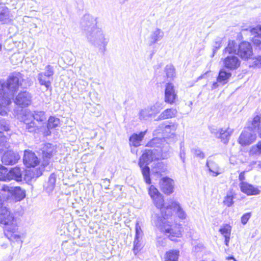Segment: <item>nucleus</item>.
<instances>
[{
	"instance_id": "nucleus-1",
	"label": "nucleus",
	"mask_w": 261,
	"mask_h": 261,
	"mask_svg": "<svg viewBox=\"0 0 261 261\" xmlns=\"http://www.w3.org/2000/svg\"><path fill=\"white\" fill-rule=\"evenodd\" d=\"M25 191L20 187L3 186L0 192V224L3 225L4 233L11 241H21V236L17 231V220L3 202L8 200L12 202L20 201L25 197Z\"/></svg>"
},
{
	"instance_id": "nucleus-2",
	"label": "nucleus",
	"mask_w": 261,
	"mask_h": 261,
	"mask_svg": "<svg viewBox=\"0 0 261 261\" xmlns=\"http://www.w3.org/2000/svg\"><path fill=\"white\" fill-rule=\"evenodd\" d=\"M152 149L145 150L140 158L139 166L141 169L144 180L147 184H151L150 168L148 165L153 160L166 159L170 156L169 143L165 138H155L147 144Z\"/></svg>"
},
{
	"instance_id": "nucleus-3",
	"label": "nucleus",
	"mask_w": 261,
	"mask_h": 261,
	"mask_svg": "<svg viewBox=\"0 0 261 261\" xmlns=\"http://www.w3.org/2000/svg\"><path fill=\"white\" fill-rule=\"evenodd\" d=\"M165 208L164 213H161V216L155 214L152 216V221L154 225L161 231L164 232L171 240L175 241L176 238L181 237L182 228L180 224H171L167 220L172 215V209L173 208L172 203L165 206Z\"/></svg>"
},
{
	"instance_id": "nucleus-4",
	"label": "nucleus",
	"mask_w": 261,
	"mask_h": 261,
	"mask_svg": "<svg viewBox=\"0 0 261 261\" xmlns=\"http://www.w3.org/2000/svg\"><path fill=\"white\" fill-rule=\"evenodd\" d=\"M261 114L256 112L255 115L251 121L248 122L247 127L240 135L238 142L243 146L252 144L256 139V134L254 130L257 129V126L260 122Z\"/></svg>"
},
{
	"instance_id": "nucleus-5",
	"label": "nucleus",
	"mask_w": 261,
	"mask_h": 261,
	"mask_svg": "<svg viewBox=\"0 0 261 261\" xmlns=\"http://www.w3.org/2000/svg\"><path fill=\"white\" fill-rule=\"evenodd\" d=\"M85 36L90 44L98 48L100 53H105L109 39L105 37L101 29L97 27L93 28L91 31H87Z\"/></svg>"
},
{
	"instance_id": "nucleus-6",
	"label": "nucleus",
	"mask_w": 261,
	"mask_h": 261,
	"mask_svg": "<svg viewBox=\"0 0 261 261\" xmlns=\"http://www.w3.org/2000/svg\"><path fill=\"white\" fill-rule=\"evenodd\" d=\"M23 81V79L20 73L14 72L9 76L6 82H2V83L5 88L10 93V95L14 98L19 87L21 86V82Z\"/></svg>"
},
{
	"instance_id": "nucleus-7",
	"label": "nucleus",
	"mask_w": 261,
	"mask_h": 261,
	"mask_svg": "<svg viewBox=\"0 0 261 261\" xmlns=\"http://www.w3.org/2000/svg\"><path fill=\"white\" fill-rule=\"evenodd\" d=\"M54 73V67L48 65L45 67L44 71L39 73L37 75L39 84L44 86L46 90L51 89V83Z\"/></svg>"
},
{
	"instance_id": "nucleus-8",
	"label": "nucleus",
	"mask_w": 261,
	"mask_h": 261,
	"mask_svg": "<svg viewBox=\"0 0 261 261\" xmlns=\"http://www.w3.org/2000/svg\"><path fill=\"white\" fill-rule=\"evenodd\" d=\"M13 99L10 95V93L6 90L2 82L0 81V115L4 116L7 114L6 106L11 103V100Z\"/></svg>"
},
{
	"instance_id": "nucleus-9",
	"label": "nucleus",
	"mask_w": 261,
	"mask_h": 261,
	"mask_svg": "<svg viewBox=\"0 0 261 261\" xmlns=\"http://www.w3.org/2000/svg\"><path fill=\"white\" fill-rule=\"evenodd\" d=\"M41 150L43 159L42 164L45 167L49 165L50 159L55 154L56 148L52 144L47 143L43 146Z\"/></svg>"
},
{
	"instance_id": "nucleus-10",
	"label": "nucleus",
	"mask_w": 261,
	"mask_h": 261,
	"mask_svg": "<svg viewBox=\"0 0 261 261\" xmlns=\"http://www.w3.org/2000/svg\"><path fill=\"white\" fill-rule=\"evenodd\" d=\"M177 99V95L173 84L171 83H167L165 89V102L173 104L175 102Z\"/></svg>"
},
{
	"instance_id": "nucleus-11",
	"label": "nucleus",
	"mask_w": 261,
	"mask_h": 261,
	"mask_svg": "<svg viewBox=\"0 0 261 261\" xmlns=\"http://www.w3.org/2000/svg\"><path fill=\"white\" fill-rule=\"evenodd\" d=\"M80 24L85 35L87 31H91L93 28H96V19L89 14H86L83 16Z\"/></svg>"
},
{
	"instance_id": "nucleus-12",
	"label": "nucleus",
	"mask_w": 261,
	"mask_h": 261,
	"mask_svg": "<svg viewBox=\"0 0 261 261\" xmlns=\"http://www.w3.org/2000/svg\"><path fill=\"white\" fill-rule=\"evenodd\" d=\"M237 54L243 59L250 58L253 54L251 44L248 42H241L238 46Z\"/></svg>"
},
{
	"instance_id": "nucleus-13",
	"label": "nucleus",
	"mask_w": 261,
	"mask_h": 261,
	"mask_svg": "<svg viewBox=\"0 0 261 261\" xmlns=\"http://www.w3.org/2000/svg\"><path fill=\"white\" fill-rule=\"evenodd\" d=\"M222 60L223 66L229 70L237 69L241 64V61L235 55H228Z\"/></svg>"
},
{
	"instance_id": "nucleus-14",
	"label": "nucleus",
	"mask_w": 261,
	"mask_h": 261,
	"mask_svg": "<svg viewBox=\"0 0 261 261\" xmlns=\"http://www.w3.org/2000/svg\"><path fill=\"white\" fill-rule=\"evenodd\" d=\"M22 121L24 124V128L30 133L35 132L41 127V125L37 124L31 118L29 114H25L22 117Z\"/></svg>"
},
{
	"instance_id": "nucleus-15",
	"label": "nucleus",
	"mask_w": 261,
	"mask_h": 261,
	"mask_svg": "<svg viewBox=\"0 0 261 261\" xmlns=\"http://www.w3.org/2000/svg\"><path fill=\"white\" fill-rule=\"evenodd\" d=\"M31 94L27 91L20 92L16 97L15 103L21 107H27L31 104Z\"/></svg>"
},
{
	"instance_id": "nucleus-16",
	"label": "nucleus",
	"mask_w": 261,
	"mask_h": 261,
	"mask_svg": "<svg viewBox=\"0 0 261 261\" xmlns=\"http://www.w3.org/2000/svg\"><path fill=\"white\" fill-rule=\"evenodd\" d=\"M23 161L24 164L28 167H34L39 163V161L35 153L30 150L24 151Z\"/></svg>"
},
{
	"instance_id": "nucleus-17",
	"label": "nucleus",
	"mask_w": 261,
	"mask_h": 261,
	"mask_svg": "<svg viewBox=\"0 0 261 261\" xmlns=\"http://www.w3.org/2000/svg\"><path fill=\"white\" fill-rule=\"evenodd\" d=\"M20 159L18 154L11 150L5 152L2 157L3 164L7 165L15 164Z\"/></svg>"
},
{
	"instance_id": "nucleus-18",
	"label": "nucleus",
	"mask_w": 261,
	"mask_h": 261,
	"mask_svg": "<svg viewBox=\"0 0 261 261\" xmlns=\"http://www.w3.org/2000/svg\"><path fill=\"white\" fill-rule=\"evenodd\" d=\"M162 191L167 195H170L173 192L174 181L169 177H163L160 181Z\"/></svg>"
},
{
	"instance_id": "nucleus-19",
	"label": "nucleus",
	"mask_w": 261,
	"mask_h": 261,
	"mask_svg": "<svg viewBox=\"0 0 261 261\" xmlns=\"http://www.w3.org/2000/svg\"><path fill=\"white\" fill-rule=\"evenodd\" d=\"M240 187L243 193L249 196L258 195L260 192L257 188L245 181L240 182Z\"/></svg>"
},
{
	"instance_id": "nucleus-20",
	"label": "nucleus",
	"mask_w": 261,
	"mask_h": 261,
	"mask_svg": "<svg viewBox=\"0 0 261 261\" xmlns=\"http://www.w3.org/2000/svg\"><path fill=\"white\" fill-rule=\"evenodd\" d=\"M23 171L18 167L12 168L7 173V176L5 177L7 180H10L14 179L16 181H20L22 180V174Z\"/></svg>"
},
{
	"instance_id": "nucleus-21",
	"label": "nucleus",
	"mask_w": 261,
	"mask_h": 261,
	"mask_svg": "<svg viewBox=\"0 0 261 261\" xmlns=\"http://www.w3.org/2000/svg\"><path fill=\"white\" fill-rule=\"evenodd\" d=\"M164 36V32L159 28H155L150 34L149 45H152L161 40Z\"/></svg>"
},
{
	"instance_id": "nucleus-22",
	"label": "nucleus",
	"mask_w": 261,
	"mask_h": 261,
	"mask_svg": "<svg viewBox=\"0 0 261 261\" xmlns=\"http://www.w3.org/2000/svg\"><path fill=\"white\" fill-rule=\"evenodd\" d=\"M206 166L208 168L210 172L214 176H217L220 174V168L215 161L209 157L206 161Z\"/></svg>"
},
{
	"instance_id": "nucleus-23",
	"label": "nucleus",
	"mask_w": 261,
	"mask_h": 261,
	"mask_svg": "<svg viewBox=\"0 0 261 261\" xmlns=\"http://www.w3.org/2000/svg\"><path fill=\"white\" fill-rule=\"evenodd\" d=\"M27 114V113H25ZM31 115V118L34 120H36L38 124H44L46 120V116L45 113L43 111H34L33 112L27 113Z\"/></svg>"
},
{
	"instance_id": "nucleus-24",
	"label": "nucleus",
	"mask_w": 261,
	"mask_h": 261,
	"mask_svg": "<svg viewBox=\"0 0 261 261\" xmlns=\"http://www.w3.org/2000/svg\"><path fill=\"white\" fill-rule=\"evenodd\" d=\"M147 130L140 132L139 134H134L129 138V143L130 145L138 147L140 145V143L143 140Z\"/></svg>"
},
{
	"instance_id": "nucleus-25",
	"label": "nucleus",
	"mask_w": 261,
	"mask_h": 261,
	"mask_svg": "<svg viewBox=\"0 0 261 261\" xmlns=\"http://www.w3.org/2000/svg\"><path fill=\"white\" fill-rule=\"evenodd\" d=\"M233 132V130L228 128L227 129L220 128V133L217 134V138L221 139V141L226 144L228 142L229 138Z\"/></svg>"
},
{
	"instance_id": "nucleus-26",
	"label": "nucleus",
	"mask_w": 261,
	"mask_h": 261,
	"mask_svg": "<svg viewBox=\"0 0 261 261\" xmlns=\"http://www.w3.org/2000/svg\"><path fill=\"white\" fill-rule=\"evenodd\" d=\"M177 112L175 109H167L161 113L158 116L157 120H164L174 117L176 116Z\"/></svg>"
},
{
	"instance_id": "nucleus-27",
	"label": "nucleus",
	"mask_w": 261,
	"mask_h": 261,
	"mask_svg": "<svg viewBox=\"0 0 261 261\" xmlns=\"http://www.w3.org/2000/svg\"><path fill=\"white\" fill-rule=\"evenodd\" d=\"M10 20V12L7 7L0 5V22L7 23Z\"/></svg>"
},
{
	"instance_id": "nucleus-28",
	"label": "nucleus",
	"mask_w": 261,
	"mask_h": 261,
	"mask_svg": "<svg viewBox=\"0 0 261 261\" xmlns=\"http://www.w3.org/2000/svg\"><path fill=\"white\" fill-rule=\"evenodd\" d=\"M231 76L230 72L226 71L225 69H221L219 72L217 82L224 85L227 83Z\"/></svg>"
},
{
	"instance_id": "nucleus-29",
	"label": "nucleus",
	"mask_w": 261,
	"mask_h": 261,
	"mask_svg": "<svg viewBox=\"0 0 261 261\" xmlns=\"http://www.w3.org/2000/svg\"><path fill=\"white\" fill-rule=\"evenodd\" d=\"M56 181V175L52 173L49 176L47 182L44 186L46 191L49 193L51 192L55 188Z\"/></svg>"
},
{
	"instance_id": "nucleus-30",
	"label": "nucleus",
	"mask_w": 261,
	"mask_h": 261,
	"mask_svg": "<svg viewBox=\"0 0 261 261\" xmlns=\"http://www.w3.org/2000/svg\"><path fill=\"white\" fill-rule=\"evenodd\" d=\"M42 174V171L37 170L35 169L28 170L25 172V180H31L32 179L37 178Z\"/></svg>"
},
{
	"instance_id": "nucleus-31",
	"label": "nucleus",
	"mask_w": 261,
	"mask_h": 261,
	"mask_svg": "<svg viewBox=\"0 0 261 261\" xmlns=\"http://www.w3.org/2000/svg\"><path fill=\"white\" fill-rule=\"evenodd\" d=\"M172 206L174 210L176 211V214L177 216L181 219H186L187 217L186 213L180 207L179 203L177 201L172 202Z\"/></svg>"
},
{
	"instance_id": "nucleus-32",
	"label": "nucleus",
	"mask_w": 261,
	"mask_h": 261,
	"mask_svg": "<svg viewBox=\"0 0 261 261\" xmlns=\"http://www.w3.org/2000/svg\"><path fill=\"white\" fill-rule=\"evenodd\" d=\"M238 46L234 41H229L227 46L224 49L223 54L226 55L236 54L238 52Z\"/></svg>"
},
{
	"instance_id": "nucleus-33",
	"label": "nucleus",
	"mask_w": 261,
	"mask_h": 261,
	"mask_svg": "<svg viewBox=\"0 0 261 261\" xmlns=\"http://www.w3.org/2000/svg\"><path fill=\"white\" fill-rule=\"evenodd\" d=\"M162 128H164V134L166 137H171L172 136H174L175 134V132L176 129V126L173 125H166L164 126V125H162Z\"/></svg>"
},
{
	"instance_id": "nucleus-34",
	"label": "nucleus",
	"mask_w": 261,
	"mask_h": 261,
	"mask_svg": "<svg viewBox=\"0 0 261 261\" xmlns=\"http://www.w3.org/2000/svg\"><path fill=\"white\" fill-rule=\"evenodd\" d=\"M154 205L158 208L160 209L161 213L164 214V210L165 209V206H164V200L162 195H160L152 199Z\"/></svg>"
},
{
	"instance_id": "nucleus-35",
	"label": "nucleus",
	"mask_w": 261,
	"mask_h": 261,
	"mask_svg": "<svg viewBox=\"0 0 261 261\" xmlns=\"http://www.w3.org/2000/svg\"><path fill=\"white\" fill-rule=\"evenodd\" d=\"M179 251L170 250L167 252L165 256V261H177Z\"/></svg>"
},
{
	"instance_id": "nucleus-36",
	"label": "nucleus",
	"mask_w": 261,
	"mask_h": 261,
	"mask_svg": "<svg viewBox=\"0 0 261 261\" xmlns=\"http://www.w3.org/2000/svg\"><path fill=\"white\" fill-rule=\"evenodd\" d=\"M139 118L140 119L147 120L152 115L153 113L150 110L149 107H147L146 109L142 110L140 112Z\"/></svg>"
},
{
	"instance_id": "nucleus-37",
	"label": "nucleus",
	"mask_w": 261,
	"mask_h": 261,
	"mask_svg": "<svg viewBox=\"0 0 261 261\" xmlns=\"http://www.w3.org/2000/svg\"><path fill=\"white\" fill-rule=\"evenodd\" d=\"M60 123L59 119L51 116L48 120L47 127L48 129L56 127Z\"/></svg>"
},
{
	"instance_id": "nucleus-38",
	"label": "nucleus",
	"mask_w": 261,
	"mask_h": 261,
	"mask_svg": "<svg viewBox=\"0 0 261 261\" xmlns=\"http://www.w3.org/2000/svg\"><path fill=\"white\" fill-rule=\"evenodd\" d=\"M165 72L168 78L173 79L175 76V69L172 64L166 65Z\"/></svg>"
},
{
	"instance_id": "nucleus-39",
	"label": "nucleus",
	"mask_w": 261,
	"mask_h": 261,
	"mask_svg": "<svg viewBox=\"0 0 261 261\" xmlns=\"http://www.w3.org/2000/svg\"><path fill=\"white\" fill-rule=\"evenodd\" d=\"M8 147L7 138L0 131V153L2 152L5 148H7Z\"/></svg>"
},
{
	"instance_id": "nucleus-40",
	"label": "nucleus",
	"mask_w": 261,
	"mask_h": 261,
	"mask_svg": "<svg viewBox=\"0 0 261 261\" xmlns=\"http://www.w3.org/2000/svg\"><path fill=\"white\" fill-rule=\"evenodd\" d=\"M249 153L252 155L261 154V141L258 142L256 145L252 146Z\"/></svg>"
},
{
	"instance_id": "nucleus-41",
	"label": "nucleus",
	"mask_w": 261,
	"mask_h": 261,
	"mask_svg": "<svg viewBox=\"0 0 261 261\" xmlns=\"http://www.w3.org/2000/svg\"><path fill=\"white\" fill-rule=\"evenodd\" d=\"M135 231V240H141L143 236V232L138 221L136 223Z\"/></svg>"
},
{
	"instance_id": "nucleus-42",
	"label": "nucleus",
	"mask_w": 261,
	"mask_h": 261,
	"mask_svg": "<svg viewBox=\"0 0 261 261\" xmlns=\"http://www.w3.org/2000/svg\"><path fill=\"white\" fill-rule=\"evenodd\" d=\"M150 110L153 114H156L159 113L161 109L163 108V103L160 102H156L153 106L149 107Z\"/></svg>"
},
{
	"instance_id": "nucleus-43",
	"label": "nucleus",
	"mask_w": 261,
	"mask_h": 261,
	"mask_svg": "<svg viewBox=\"0 0 261 261\" xmlns=\"http://www.w3.org/2000/svg\"><path fill=\"white\" fill-rule=\"evenodd\" d=\"M10 130V122L9 121L4 119L0 120V131L4 130L6 132Z\"/></svg>"
},
{
	"instance_id": "nucleus-44",
	"label": "nucleus",
	"mask_w": 261,
	"mask_h": 261,
	"mask_svg": "<svg viewBox=\"0 0 261 261\" xmlns=\"http://www.w3.org/2000/svg\"><path fill=\"white\" fill-rule=\"evenodd\" d=\"M250 32L252 35H254L253 38H261V25H257L255 28L250 29Z\"/></svg>"
},
{
	"instance_id": "nucleus-45",
	"label": "nucleus",
	"mask_w": 261,
	"mask_h": 261,
	"mask_svg": "<svg viewBox=\"0 0 261 261\" xmlns=\"http://www.w3.org/2000/svg\"><path fill=\"white\" fill-rule=\"evenodd\" d=\"M148 193L152 199L161 195L158 190L152 185L150 186Z\"/></svg>"
},
{
	"instance_id": "nucleus-46",
	"label": "nucleus",
	"mask_w": 261,
	"mask_h": 261,
	"mask_svg": "<svg viewBox=\"0 0 261 261\" xmlns=\"http://www.w3.org/2000/svg\"><path fill=\"white\" fill-rule=\"evenodd\" d=\"M233 197L232 194H227L224 198L223 203L228 207L231 206L233 204Z\"/></svg>"
},
{
	"instance_id": "nucleus-47",
	"label": "nucleus",
	"mask_w": 261,
	"mask_h": 261,
	"mask_svg": "<svg viewBox=\"0 0 261 261\" xmlns=\"http://www.w3.org/2000/svg\"><path fill=\"white\" fill-rule=\"evenodd\" d=\"M222 38L218 37L215 39L213 45V54H215L217 50L221 47Z\"/></svg>"
},
{
	"instance_id": "nucleus-48",
	"label": "nucleus",
	"mask_w": 261,
	"mask_h": 261,
	"mask_svg": "<svg viewBox=\"0 0 261 261\" xmlns=\"http://www.w3.org/2000/svg\"><path fill=\"white\" fill-rule=\"evenodd\" d=\"M179 156L182 162L185 163L186 159V150L184 142H181L180 143Z\"/></svg>"
},
{
	"instance_id": "nucleus-49",
	"label": "nucleus",
	"mask_w": 261,
	"mask_h": 261,
	"mask_svg": "<svg viewBox=\"0 0 261 261\" xmlns=\"http://www.w3.org/2000/svg\"><path fill=\"white\" fill-rule=\"evenodd\" d=\"M141 240H135L134 242L133 251L135 254H137L141 249Z\"/></svg>"
},
{
	"instance_id": "nucleus-50",
	"label": "nucleus",
	"mask_w": 261,
	"mask_h": 261,
	"mask_svg": "<svg viewBox=\"0 0 261 261\" xmlns=\"http://www.w3.org/2000/svg\"><path fill=\"white\" fill-rule=\"evenodd\" d=\"M192 152L194 153L195 156L200 159H204L205 158L204 153L200 149L198 148H194L192 149Z\"/></svg>"
},
{
	"instance_id": "nucleus-51",
	"label": "nucleus",
	"mask_w": 261,
	"mask_h": 261,
	"mask_svg": "<svg viewBox=\"0 0 261 261\" xmlns=\"http://www.w3.org/2000/svg\"><path fill=\"white\" fill-rule=\"evenodd\" d=\"M219 231L224 237L230 235V228L229 225H226L220 229Z\"/></svg>"
},
{
	"instance_id": "nucleus-52",
	"label": "nucleus",
	"mask_w": 261,
	"mask_h": 261,
	"mask_svg": "<svg viewBox=\"0 0 261 261\" xmlns=\"http://www.w3.org/2000/svg\"><path fill=\"white\" fill-rule=\"evenodd\" d=\"M251 216V213L249 212L244 214L241 217V223L243 225H245L247 224V222L248 221L249 219L250 218Z\"/></svg>"
},
{
	"instance_id": "nucleus-53",
	"label": "nucleus",
	"mask_w": 261,
	"mask_h": 261,
	"mask_svg": "<svg viewBox=\"0 0 261 261\" xmlns=\"http://www.w3.org/2000/svg\"><path fill=\"white\" fill-rule=\"evenodd\" d=\"M253 42L258 49L261 50V40L257 38H253Z\"/></svg>"
},
{
	"instance_id": "nucleus-54",
	"label": "nucleus",
	"mask_w": 261,
	"mask_h": 261,
	"mask_svg": "<svg viewBox=\"0 0 261 261\" xmlns=\"http://www.w3.org/2000/svg\"><path fill=\"white\" fill-rule=\"evenodd\" d=\"M211 132L216 137H217V134L220 133V129L218 130L215 128H211L210 129Z\"/></svg>"
},
{
	"instance_id": "nucleus-55",
	"label": "nucleus",
	"mask_w": 261,
	"mask_h": 261,
	"mask_svg": "<svg viewBox=\"0 0 261 261\" xmlns=\"http://www.w3.org/2000/svg\"><path fill=\"white\" fill-rule=\"evenodd\" d=\"M110 180L106 178L103 180V184H104V186L105 187V188L107 189L108 186H109L110 185Z\"/></svg>"
},
{
	"instance_id": "nucleus-56",
	"label": "nucleus",
	"mask_w": 261,
	"mask_h": 261,
	"mask_svg": "<svg viewBox=\"0 0 261 261\" xmlns=\"http://www.w3.org/2000/svg\"><path fill=\"white\" fill-rule=\"evenodd\" d=\"M239 179L241 182L244 181V180H245L244 172H242L240 174Z\"/></svg>"
},
{
	"instance_id": "nucleus-57",
	"label": "nucleus",
	"mask_w": 261,
	"mask_h": 261,
	"mask_svg": "<svg viewBox=\"0 0 261 261\" xmlns=\"http://www.w3.org/2000/svg\"><path fill=\"white\" fill-rule=\"evenodd\" d=\"M257 129L254 130L256 133H258L259 136L261 138V125H260V122H259V124L257 126Z\"/></svg>"
},
{
	"instance_id": "nucleus-58",
	"label": "nucleus",
	"mask_w": 261,
	"mask_h": 261,
	"mask_svg": "<svg viewBox=\"0 0 261 261\" xmlns=\"http://www.w3.org/2000/svg\"><path fill=\"white\" fill-rule=\"evenodd\" d=\"M7 172V169L3 166L2 165H0V173L3 174L6 173Z\"/></svg>"
},
{
	"instance_id": "nucleus-59",
	"label": "nucleus",
	"mask_w": 261,
	"mask_h": 261,
	"mask_svg": "<svg viewBox=\"0 0 261 261\" xmlns=\"http://www.w3.org/2000/svg\"><path fill=\"white\" fill-rule=\"evenodd\" d=\"M225 237V244L228 246V243H229V240H230V236H226V237Z\"/></svg>"
},
{
	"instance_id": "nucleus-60",
	"label": "nucleus",
	"mask_w": 261,
	"mask_h": 261,
	"mask_svg": "<svg viewBox=\"0 0 261 261\" xmlns=\"http://www.w3.org/2000/svg\"><path fill=\"white\" fill-rule=\"evenodd\" d=\"M256 64H260L261 65V56H258L256 58L255 60Z\"/></svg>"
},
{
	"instance_id": "nucleus-61",
	"label": "nucleus",
	"mask_w": 261,
	"mask_h": 261,
	"mask_svg": "<svg viewBox=\"0 0 261 261\" xmlns=\"http://www.w3.org/2000/svg\"><path fill=\"white\" fill-rule=\"evenodd\" d=\"M218 87V83L217 82H214L213 84V85H212V89H215L217 88Z\"/></svg>"
},
{
	"instance_id": "nucleus-62",
	"label": "nucleus",
	"mask_w": 261,
	"mask_h": 261,
	"mask_svg": "<svg viewBox=\"0 0 261 261\" xmlns=\"http://www.w3.org/2000/svg\"><path fill=\"white\" fill-rule=\"evenodd\" d=\"M226 258L228 260H231V259H233V261H237L236 259L234 258V257L233 256H228Z\"/></svg>"
},
{
	"instance_id": "nucleus-63",
	"label": "nucleus",
	"mask_w": 261,
	"mask_h": 261,
	"mask_svg": "<svg viewBox=\"0 0 261 261\" xmlns=\"http://www.w3.org/2000/svg\"><path fill=\"white\" fill-rule=\"evenodd\" d=\"M11 257H8L7 258H4L1 261H11Z\"/></svg>"
},
{
	"instance_id": "nucleus-64",
	"label": "nucleus",
	"mask_w": 261,
	"mask_h": 261,
	"mask_svg": "<svg viewBox=\"0 0 261 261\" xmlns=\"http://www.w3.org/2000/svg\"><path fill=\"white\" fill-rule=\"evenodd\" d=\"M1 180H6V179L5 177L1 176L0 177V181Z\"/></svg>"
}]
</instances>
